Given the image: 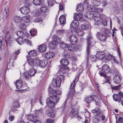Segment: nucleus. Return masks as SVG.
<instances>
[{"label":"nucleus","mask_w":123,"mask_h":123,"mask_svg":"<svg viewBox=\"0 0 123 123\" xmlns=\"http://www.w3.org/2000/svg\"><path fill=\"white\" fill-rule=\"evenodd\" d=\"M59 70L58 73L60 74V76L57 77L55 79L54 78L52 81L51 85L54 88L60 86L61 85V81L64 80V78L63 75L65 74V72L64 69H62Z\"/></svg>","instance_id":"1"},{"label":"nucleus","mask_w":123,"mask_h":123,"mask_svg":"<svg viewBox=\"0 0 123 123\" xmlns=\"http://www.w3.org/2000/svg\"><path fill=\"white\" fill-rule=\"evenodd\" d=\"M86 42L87 43V49H86V51L87 52V56L86 59L87 60L88 58V55L90 51V48L92 46L93 44V43H95L94 42H93L94 40L92 37L91 35H89L87 37L86 39Z\"/></svg>","instance_id":"2"},{"label":"nucleus","mask_w":123,"mask_h":123,"mask_svg":"<svg viewBox=\"0 0 123 123\" xmlns=\"http://www.w3.org/2000/svg\"><path fill=\"white\" fill-rule=\"evenodd\" d=\"M108 32V31L106 30H104V32L103 33L97 32V37L98 39L102 43L106 42L107 39L106 36Z\"/></svg>","instance_id":"3"},{"label":"nucleus","mask_w":123,"mask_h":123,"mask_svg":"<svg viewBox=\"0 0 123 123\" xmlns=\"http://www.w3.org/2000/svg\"><path fill=\"white\" fill-rule=\"evenodd\" d=\"M31 5L30 3L28 2L24 6L21 8L20 9V12L23 14H26L30 12V10L29 8V7Z\"/></svg>","instance_id":"4"},{"label":"nucleus","mask_w":123,"mask_h":123,"mask_svg":"<svg viewBox=\"0 0 123 123\" xmlns=\"http://www.w3.org/2000/svg\"><path fill=\"white\" fill-rule=\"evenodd\" d=\"M80 74V73L77 75L73 81L71 83L70 89L71 90V92L73 94H74L75 92V81L77 82L78 81Z\"/></svg>","instance_id":"5"},{"label":"nucleus","mask_w":123,"mask_h":123,"mask_svg":"<svg viewBox=\"0 0 123 123\" xmlns=\"http://www.w3.org/2000/svg\"><path fill=\"white\" fill-rule=\"evenodd\" d=\"M61 65L60 68L63 69H68V68L67 66L69 64V62L68 59H62L60 61Z\"/></svg>","instance_id":"6"},{"label":"nucleus","mask_w":123,"mask_h":123,"mask_svg":"<svg viewBox=\"0 0 123 123\" xmlns=\"http://www.w3.org/2000/svg\"><path fill=\"white\" fill-rule=\"evenodd\" d=\"M48 92L49 94L55 95L56 96L57 95H60L62 94V92L60 91L53 90V89L50 86H49L48 88Z\"/></svg>","instance_id":"7"},{"label":"nucleus","mask_w":123,"mask_h":123,"mask_svg":"<svg viewBox=\"0 0 123 123\" xmlns=\"http://www.w3.org/2000/svg\"><path fill=\"white\" fill-rule=\"evenodd\" d=\"M93 19L95 20V24L98 26L99 24L98 22L99 21L100 19V16L99 13L98 12H95L94 13V15L93 16Z\"/></svg>","instance_id":"8"},{"label":"nucleus","mask_w":123,"mask_h":123,"mask_svg":"<svg viewBox=\"0 0 123 123\" xmlns=\"http://www.w3.org/2000/svg\"><path fill=\"white\" fill-rule=\"evenodd\" d=\"M69 39L70 42L71 44H75L77 43V38L75 35H71L69 36Z\"/></svg>","instance_id":"9"},{"label":"nucleus","mask_w":123,"mask_h":123,"mask_svg":"<svg viewBox=\"0 0 123 123\" xmlns=\"http://www.w3.org/2000/svg\"><path fill=\"white\" fill-rule=\"evenodd\" d=\"M98 96L96 95H92L87 96L86 98V101L87 104L91 103L95 99V98H97Z\"/></svg>","instance_id":"10"},{"label":"nucleus","mask_w":123,"mask_h":123,"mask_svg":"<svg viewBox=\"0 0 123 123\" xmlns=\"http://www.w3.org/2000/svg\"><path fill=\"white\" fill-rule=\"evenodd\" d=\"M111 69L109 66L106 64H104L102 68V71L105 74H107L110 71Z\"/></svg>","instance_id":"11"},{"label":"nucleus","mask_w":123,"mask_h":123,"mask_svg":"<svg viewBox=\"0 0 123 123\" xmlns=\"http://www.w3.org/2000/svg\"><path fill=\"white\" fill-rule=\"evenodd\" d=\"M49 100L55 104L57 103L59 101V98L56 95L50 94Z\"/></svg>","instance_id":"12"},{"label":"nucleus","mask_w":123,"mask_h":123,"mask_svg":"<svg viewBox=\"0 0 123 123\" xmlns=\"http://www.w3.org/2000/svg\"><path fill=\"white\" fill-rule=\"evenodd\" d=\"M79 26V22L75 20H73L71 22L70 25V27L71 28L76 29Z\"/></svg>","instance_id":"13"},{"label":"nucleus","mask_w":123,"mask_h":123,"mask_svg":"<svg viewBox=\"0 0 123 123\" xmlns=\"http://www.w3.org/2000/svg\"><path fill=\"white\" fill-rule=\"evenodd\" d=\"M105 54V53L103 51H98L97 52L96 56L98 59L102 60L103 61H104Z\"/></svg>","instance_id":"14"},{"label":"nucleus","mask_w":123,"mask_h":123,"mask_svg":"<svg viewBox=\"0 0 123 123\" xmlns=\"http://www.w3.org/2000/svg\"><path fill=\"white\" fill-rule=\"evenodd\" d=\"M20 106L18 103V101H14L13 104V106L12 107V110L13 112H15L16 111H18L17 109L20 107Z\"/></svg>","instance_id":"15"},{"label":"nucleus","mask_w":123,"mask_h":123,"mask_svg":"<svg viewBox=\"0 0 123 123\" xmlns=\"http://www.w3.org/2000/svg\"><path fill=\"white\" fill-rule=\"evenodd\" d=\"M78 111L77 109L75 108H73L70 112L69 116L72 118L74 117L78 114Z\"/></svg>","instance_id":"16"},{"label":"nucleus","mask_w":123,"mask_h":123,"mask_svg":"<svg viewBox=\"0 0 123 123\" xmlns=\"http://www.w3.org/2000/svg\"><path fill=\"white\" fill-rule=\"evenodd\" d=\"M57 41L53 40L50 42L49 44V47L50 49H53L56 48L58 45Z\"/></svg>","instance_id":"17"},{"label":"nucleus","mask_w":123,"mask_h":123,"mask_svg":"<svg viewBox=\"0 0 123 123\" xmlns=\"http://www.w3.org/2000/svg\"><path fill=\"white\" fill-rule=\"evenodd\" d=\"M48 62V60H42L39 62V65L41 68H44L47 65Z\"/></svg>","instance_id":"18"},{"label":"nucleus","mask_w":123,"mask_h":123,"mask_svg":"<svg viewBox=\"0 0 123 123\" xmlns=\"http://www.w3.org/2000/svg\"><path fill=\"white\" fill-rule=\"evenodd\" d=\"M14 83L15 84L16 87L18 89L21 88L23 86V81L20 80H18L14 81Z\"/></svg>","instance_id":"19"},{"label":"nucleus","mask_w":123,"mask_h":123,"mask_svg":"<svg viewBox=\"0 0 123 123\" xmlns=\"http://www.w3.org/2000/svg\"><path fill=\"white\" fill-rule=\"evenodd\" d=\"M28 120L31 121L35 122L37 121H39L37 117L31 114H29L28 117Z\"/></svg>","instance_id":"20"},{"label":"nucleus","mask_w":123,"mask_h":123,"mask_svg":"<svg viewBox=\"0 0 123 123\" xmlns=\"http://www.w3.org/2000/svg\"><path fill=\"white\" fill-rule=\"evenodd\" d=\"M47 48L45 44H43L39 46L38 49V50L40 53L44 52L46 51Z\"/></svg>","instance_id":"21"},{"label":"nucleus","mask_w":123,"mask_h":123,"mask_svg":"<svg viewBox=\"0 0 123 123\" xmlns=\"http://www.w3.org/2000/svg\"><path fill=\"white\" fill-rule=\"evenodd\" d=\"M74 18L76 20L80 21L82 17V15L81 13H74Z\"/></svg>","instance_id":"22"},{"label":"nucleus","mask_w":123,"mask_h":123,"mask_svg":"<svg viewBox=\"0 0 123 123\" xmlns=\"http://www.w3.org/2000/svg\"><path fill=\"white\" fill-rule=\"evenodd\" d=\"M120 96L118 95V94H114L113 95V97L114 100L116 101H118L119 102L122 100V98Z\"/></svg>","instance_id":"23"},{"label":"nucleus","mask_w":123,"mask_h":123,"mask_svg":"<svg viewBox=\"0 0 123 123\" xmlns=\"http://www.w3.org/2000/svg\"><path fill=\"white\" fill-rule=\"evenodd\" d=\"M76 10L79 13L83 12L84 11V7L83 5L81 4H79L77 6Z\"/></svg>","instance_id":"24"},{"label":"nucleus","mask_w":123,"mask_h":123,"mask_svg":"<svg viewBox=\"0 0 123 123\" xmlns=\"http://www.w3.org/2000/svg\"><path fill=\"white\" fill-rule=\"evenodd\" d=\"M121 80V77L119 75L115 76L113 78V81L115 83L118 84L120 83Z\"/></svg>","instance_id":"25"},{"label":"nucleus","mask_w":123,"mask_h":123,"mask_svg":"<svg viewBox=\"0 0 123 123\" xmlns=\"http://www.w3.org/2000/svg\"><path fill=\"white\" fill-rule=\"evenodd\" d=\"M54 55V53L52 52H49L46 53L45 55V57L47 59H49L53 57Z\"/></svg>","instance_id":"26"},{"label":"nucleus","mask_w":123,"mask_h":123,"mask_svg":"<svg viewBox=\"0 0 123 123\" xmlns=\"http://www.w3.org/2000/svg\"><path fill=\"white\" fill-rule=\"evenodd\" d=\"M114 57V56L111 54H109L106 56H104V60L103 61H104L105 62H108L112 59Z\"/></svg>","instance_id":"27"},{"label":"nucleus","mask_w":123,"mask_h":123,"mask_svg":"<svg viewBox=\"0 0 123 123\" xmlns=\"http://www.w3.org/2000/svg\"><path fill=\"white\" fill-rule=\"evenodd\" d=\"M60 24L61 25H64L66 22V18L64 16L61 15L59 18Z\"/></svg>","instance_id":"28"},{"label":"nucleus","mask_w":123,"mask_h":123,"mask_svg":"<svg viewBox=\"0 0 123 123\" xmlns=\"http://www.w3.org/2000/svg\"><path fill=\"white\" fill-rule=\"evenodd\" d=\"M93 12H88L86 13L85 14V16L87 18H88L91 19L93 18L94 15V13Z\"/></svg>","instance_id":"29"},{"label":"nucleus","mask_w":123,"mask_h":123,"mask_svg":"<svg viewBox=\"0 0 123 123\" xmlns=\"http://www.w3.org/2000/svg\"><path fill=\"white\" fill-rule=\"evenodd\" d=\"M48 10L46 7L43 6L39 10L38 12H39V13H45L48 12Z\"/></svg>","instance_id":"30"},{"label":"nucleus","mask_w":123,"mask_h":123,"mask_svg":"<svg viewBox=\"0 0 123 123\" xmlns=\"http://www.w3.org/2000/svg\"><path fill=\"white\" fill-rule=\"evenodd\" d=\"M91 112L92 113H96L97 115L100 114L101 112L98 107H96L95 109L92 110Z\"/></svg>","instance_id":"31"},{"label":"nucleus","mask_w":123,"mask_h":123,"mask_svg":"<svg viewBox=\"0 0 123 123\" xmlns=\"http://www.w3.org/2000/svg\"><path fill=\"white\" fill-rule=\"evenodd\" d=\"M92 2L93 4L96 6H98L101 4L100 0H92Z\"/></svg>","instance_id":"32"},{"label":"nucleus","mask_w":123,"mask_h":123,"mask_svg":"<svg viewBox=\"0 0 123 123\" xmlns=\"http://www.w3.org/2000/svg\"><path fill=\"white\" fill-rule=\"evenodd\" d=\"M47 104L48 107L50 108H54L55 105V103L50 100L48 102Z\"/></svg>","instance_id":"33"},{"label":"nucleus","mask_w":123,"mask_h":123,"mask_svg":"<svg viewBox=\"0 0 123 123\" xmlns=\"http://www.w3.org/2000/svg\"><path fill=\"white\" fill-rule=\"evenodd\" d=\"M30 33L31 36L34 37L36 35L37 31L36 29H33L30 31Z\"/></svg>","instance_id":"34"},{"label":"nucleus","mask_w":123,"mask_h":123,"mask_svg":"<svg viewBox=\"0 0 123 123\" xmlns=\"http://www.w3.org/2000/svg\"><path fill=\"white\" fill-rule=\"evenodd\" d=\"M27 61L28 63L32 67L34 65V62L32 58L30 57L28 58L27 59Z\"/></svg>","instance_id":"35"},{"label":"nucleus","mask_w":123,"mask_h":123,"mask_svg":"<svg viewBox=\"0 0 123 123\" xmlns=\"http://www.w3.org/2000/svg\"><path fill=\"white\" fill-rule=\"evenodd\" d=\"M36 72V70L33 68H31L30 70L29 73L30 76H33Z\"/></svg>","instance_id":"36"},{"label":"nucleus","mask_w":123,"mask_h":123,"mask_svg":"<svg viewBox=\"0 0 123 123\" xmlns=\"http://www.w3.org/2000/svg\"><path fill=\"white\" fill-rule=\"evenodd\" d=\"M52 38L53 41H59L60 40V38L57 35H54L52 37Z\"/></svg>","instance_id":"37"},{"label":"nucleus","mask_w":123,"mask_h":123,"mask_svg":"<svg viewBox=\"0 0 123 123\" xmlns=\"http://www.w3.org/2000/svg\"><path fill=\"white\" fill-rule=\"evenodd\" d=\"M59 45L60 47L63 49H65L67 48L68 45L67 44L63 43V42H61L59 43Z\"/></svg>","instance_id":"38"},{"label":"nucleus","mask_w":123,"mask_h":123,"mask_svg":"<svg viewBox=\"0 0 123 123\" xmlns=\"http://www.w3.org/2000/svg\"><path fill=\"white\" fill-rule=\"evenodd\" d=\"M87 7V10L90 11V12H93L96 11L95 8L94 6L92 7L90 6H88Z\"/></svg>","instance_id":"39"},{"label":"nucleus","mask_w":123,"mask_h":123,"mask_svg":"<svg viewBox=\"0 0 123 123\" xmlns=\"http://www.w3.org/2000/svg\"><path fill=\"white\" fill-rule=\"evenodd\" d=\"M74 45V44H71L68 46V45L67 48H68V50L71 51H74L75 49Z\"/></svg>","instance_id":"40"},{"label":"nucleus","mask_w":123,"mask_h":123,"mask_svg":"<svg viewBox=\"0 0 123 123\" xmlns=\"http://www.w3.org/2000/svg\"><path fill=\"white\" fill-rule=\"evenodd\" d=\"M24 75L25 79L27 80H29L31 79L29 73L28 72H25L24 73Z\"/></svg>","instance_id":"41"},{"label":"nucleus","mask_w":123,"mask_h":123,"mask_svg":"<svg viewBox=\"0 0 123 123\" xmlns=\"http://www.w3.org/2000/svg\"><path fill=\"white\" fill-rule=\"evenodd\" d=\"M14 19L16 23H19L22 21V19L19 17H15Z\"/></svg>","instance_id":"42"},{"label":"nucleus","mask_w":123,"mask_h":123,"mask_svg":"<svg viewBox=\"0 0 123 123\" xmlns=\"http://www.w3.org/2000/svg\"><path fill=\"white\" fill-rule=\"evenodd\" d=\"M98 98V97L97 98H95V99L94 101H95L96 105L99 107H100L101 106L100 101L97 98Z\"/></svg>","instance_id":"43"},{"label":"nucleus","mask_w":123,"mask_h":123,"mask_svg":"<svg viewBox=\"0 0 123 123\" xmlns=\"http://www.w3.org/2000/svg\"><path fill=\"white\" fill-rule=\"evenodd\" d=\"M22 37H19L18 39H16V41L20 45H21L22 43H24V41L23 40H22L23 39L22 38Z\"/></svg>","instance_id":"44"},{"label":"nucleus","mask_w":123,"mask_h":123,"mask_svg":"<svg viewBox=\"0 0 123 123\" xmlns=\"http://www.w3.org/2000/svg\"><path fill=\"white\" fill-rule=\"evenodd\" d=\"M36 52L34 50H31L28 52L29 55L31 56H33L36 55Z\"/></svg>","instance_id":"45"},{"label":"nucleus","mask_w":123,"mask_h":123,"mask_svg":"<svg viewBox=\"0 0 123 123\" xmlns=\"http://www.w3.org/2000/svg\"><path fill=\"white\" fill-rule=\"evenodd\" d=\"M33 4L36 5H40L41 3V0H33Z\"/></svg>","instance_id":"46"},{"label":"nucleus","mask_w":123,"mask_h":123,"mask_svg":"<svg viewBox=\"0 0 123 123\" xmlns=\"http://www.w3.org/2000/svg\"><path fill=\"white\" fill-rule=\"evenodd\" d=\"M20 28L23 31H24L26 29V27L25 23H21L19 25Z\"/></svg>","instance_id":"47"},{"label":"nucleus","mask_w":123,"mask_h":123,"mask_svg":"<svg viewBox=\"0 0 123 123\" xmlns=\"http://www.w3.org/2000/svg\"><path fill=\"white\" fill-rule=\"evenodd\" d=\"M99 116V117L102 121H106L105 116L103 115V113H101Z\"/></svg>","instance_id":"48"},{"label":"nucleus","mask_w":123,"mask_h":123,"mask_svg":"<svg viewBox=\"0 0 123 123\" xmlns=\"http://www.w3.org/2000/svg\"><path fill=\"white\" fill-rule=\"evenodd\" d=\"M90 58L92 62H95L98 58L97 57L94 55H91L90 56Z\"/></svg>","instance_id":"49"},{"label":"nucleus","mask_w":123,"mask_h":123,"mask_svg":"<svg viewBox=\"0 0 123 123\" xmlns=\"http://www.w3.org/2000/svg\"><path fill=\"white\" fill-rule=\"evenodd\" d=\"M105 80L104 82H108L109 84H110V79H111V77L109 76H107L106 75L105 77Z\"/></svg>","instance_id":"50"},{"label":"nucleus","mask_w":123,"mask_h":123,"mask_svg":"<svg viewBox=\"0 0 123 123\" xmlns=\"http://www.w3.org/2000/svg\"><path fill=\"white\" fill-rule=\"evenodd\" d=\"M113 58L112 59V60L114 61L115 63L117 64L120 63L121 66H122V63L121 62V60L120 57H119L120 60L119 62L116 59L115 57L114 56Z\"/></svg>","instance_id":"51"},{"label":"nucleus","mask_w":123,"mask_h":123,"mask_svg":"<svg viewBox=\"0 0 123 123\" xmlns=\"http://www.w3.org/2000/svg\"><path fill=\"white\" fill-rule=\"evenodd\" d=\"M34 21L36 22H39L42 21V18L41 17H37L34 19Z\"/></svg>","instance_id":"52"},{"label":"nucleus","mask_w":123,"mask_h":123,"mask_svg":"<svg viewBox=\"0 0 123 123\" xmlns=\"http://www.w3.org/2000/svg\"><path fill=\"white\" fill-rule=\"evenodd\" d=\"M47 115L48 116L52 118H53L55 117V114L52 112H50L48 113Z\"/></svg>","instance_id":"53"},{"label":"nucleus","mask_w":123,"mask_h":123,"mask_svg":"<svg viewBox=\"0 0 123 123\" xmlns=\"http://www.w3.org/2000/svg\"><path fill=\"white\" fill-rule=\"evenodd\" d=\"M89 27L87 25H82L81 26V28L82 30H85L88 28Z\"/></svg>","instance_id":"54"},{"label":"nucleus","mask_w":123,"mask_h":123,"mask_svg":"<svg viewBox=\"0 0 123 123\" xmlns=\"http://www.w3.org/2000/svg\"><path fill=\"white\" fill-rule=\"evenodd\" d=\"M30 102L31 105V106H32V105H33L34 103L36 102V99L33 98L30 99Z\"/></svg>","instance_id":"55"},{"label":"nucleus","mask_w":123,"mask_h":123,"mask_svg":"<svg viewBox=\"0 0 123 123\" xmlns=\"http://www.w3.org/2000/svg\"><path fill=\"white\" fill-rule=\"evenodd\" d=\"M23 34V33L21 31H18L17 33V35L19 37H22Z\"/></svg>","instance_id":"56"},{"label":"nucleus","mask_w":123,"mask_h":123,"mask_svg":"<svg viewBox=\"0 0 123 123\" xmlns=\"http://www.w3.org/2000/svg\"><path fill=\"white\" fill-rule=\"evenodd\" d=\"M13 40H15V39H14L13 38L10 37L7 39V41L6 42L7 44L8 43H10L13 41Z\"/></svg>","instance_id":"57"},{"label":"nucleus","mask_w":123,"mask_h":123,"mask_svg":"<svg viewBox=\"0 0 123 123\" xmlns=\"http://www.w3.org/2000/svg\"><path fill=\"white\" fill-rule=\"evenodd\" d=\"M121 86L120 85L118 86L112 87L111 88L112 90H117L120 88Z\"/></svg>","instance_id":"58"},{"label":"nucleus","mask_w":123,"mask_h":123,"mask_svg":"<svg viewBox=\"0 0 123 123\" xmlns=\"http://www.w3.org/2000/svg\"><path fill=\"white\" fill-rule=\"evenodd\" d=\"M48 3L49 6H52L54 4V3L53 0H48Z\"/></svg>","instance_id":"59"},{"label":"nucleus","mask_w":123,"mask_h":123,"mask_svg":"<svg viewBox=\"0 0 123 123\" xmlns=\"http://www.w3.org/2000/svg\"><path fill=\"white\" fill-rule=\"evenodd\" d=\"M7 11H6V10H4V12H6V14L5 16L4 17V18H5L6 19L7 18V17L8 16L9 14V9L8 8H7Z\"/></svg>","instance_id":"60"},{"label":"nucleus","mask_w":123,"mask_h":123,"mask_svg":"<svg viewBox=\"0 0 123 123\" xmlns=\"http://www.w3.org/2000/svg\"><path fill=\"white\" fill-rule=\"evenodd\" d=\"M116 123H123V117H119L117 122H116Z\"/></svg>","instance_id":"61"},{"label":"nucleus","mask_w":123,"mask_h":123,"mask_svg":"<svg viewBox=\"0 0 123 123\" xmlns=\"http://www.w3.org/2000/svg\"><path fill=\"white\" fill-rule=\"evenodd\" d=\"M63 57L64 58V59H67L68 60V59L70 57V56L68 54H66L64 55Z\"/></svg>","instance_id":"62"},{"label":"nucleus","mask_w":123,"mask_h":123,"mask_svg":"<svg viewBox=\"0 0 123 123\" xmlns=\"http://www.w3.org/2000/svg\"><path fill=\"white\" fill-rule=\"evenodd\" d=\"M43 109H41L37 111V113L38 114V115L39 116L42 115L43 114Z\"/></svg>","instance_id":"63"},{"label":"nucleus","mask_w":123,"mask_h":123,"mask_svg":"<svg viewBox=\"0 0 123 123\" xmlns=\"http://www.w3.org/2000/svg\"><path fill=\"white\" fill-rule=\"evenodd\" d=\"M64 31L63 30H59L57 31V34L60 35L64 33Z\"/></svg>","instance_id":"64"}]
</instances>
